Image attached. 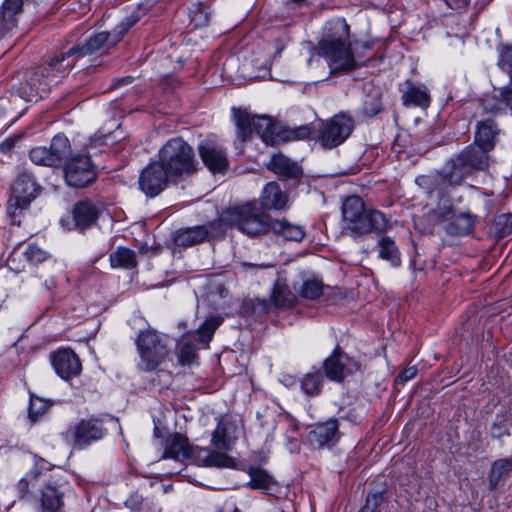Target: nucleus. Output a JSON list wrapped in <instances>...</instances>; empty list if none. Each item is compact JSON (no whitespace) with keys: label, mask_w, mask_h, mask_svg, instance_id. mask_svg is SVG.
<instances>
[{"label":"nucleus","mask_w":512,"mask_h":512,"mask_svg":"<svg viewBox=\"0 0 512 512\" xmlns=\"http://www.w3.org/2000/svg\"><path fill=\"white\" fill-rule=\"evenodd\" d=\"M224 220L248 236H257L272 230L287 241L301 242L305 237L303 227L284 219L272 221L267 213L259 211L254 202L228 209L224 214Z\"/></svg>","instance_id":"1"},{"label":"nucleus","mask_w":512,"mask_h":512,"mask_svg":"<svg viewBox=\"0 0 512 512\" xmlns=\"http://www.w3.org/2000/svg\"><path fill=\"white\" fill-rule=\"evenodd\" d=\"M349 31V25L343 18L331 19L325 24L318 54L327 61L332 72L351 71L365 65V61L351 51Z\"/></svg>","instance_id":"2"},{"label":"nucleus","mask_w":512,"mask_h":512,"mask_svg":"<svg viewBox=\"0 0 512 512\" xmlns=\"http://www.w3.org/2000/svg\"><path fill=\"white\" fill-rule=\"evenodd\" d=\"M17 490L21 499L37 504L38 512H61L64 506L59 486L37 470L27 473L18 482Z\"/></svg>","instance_id":"3"},{"label":"nucleus","mask_w":512,"mask_h":512,"mask_svg":"<svg viewBox=\"0 0 512 512\" xmlns=\"http://www.w3.org/2000/svg\"><path fill=\"white\" fill-rule=\"evenodd\" d=\"M344 227L354 234L362 235L387 230L389 220L378 210H366L363 200L356 195L347 197L342 203Z\"/></svg>","instance_id":"4"},{"label":"nucleus","mask_w":512,"mask_h":512,"mask_svg":"<svg viewBox=\"0 0 512 512\" xmlns=\"http://www.w3.org/2000/svg\"><path fill=\"white\" fill-rule=\"evenodd\" d=\"M489 150L481 146L469 145L449 161L450 171L441 173V183L445 186H459L474 170H484L489 165Z\"/></svg>","instance_id":"5"},{"label":"nucleus","mask_w":512,"mask_h":512,"mask_svg":"<svg viewBox=\"0 0 512 512\" xmlns=\"http://www.w3.org/2000/svg\"><path fill=\"white\" fill-rule=\"evenodd\" d=\"M139 362L137 368L142 372L156 371L167 360H170L168 338L156 330L148 328L140 331L135 339Z\"/></svg>","instance_id":"6"},{"label":"nucleus","mask_w":512,"mask_h":512,"mask_svg":"<svg viewBox=\"0 0 512 512\" xmlns=\"http://www.w3.org/2000/svg\"><path fill=\"white\" fill-rule=\"evenodd\" d=\"M158 156L171 177L188 176L197 170L194 150L182 138L168 140L159 150Z\"/></svg>","instance_id":"7"},{"label":"nucleus","mask_w":512,"mask_h":512,"mask_svg":"<svg viewBox=\"0 0 512 512\" xmlns=\"http://www.w3.org/2000/svg\"><path fill=\"white\" fill-rule=\"evenodd\" d=\"M144 14V8L138 7L128 17L122 20L112 32L102 31L94 33L83 43L75 44L74 46L77 48L78 55L80 57H85L95 53L104 54L108 52V50L114 47L128 32V30L135 25L142 16H144Z\"/></svg>","instance_id":"8"},{"label":"nucleus","mask_w":512,"mask_h":512,"mask_svg":"<svg viewBox=\"0 0 512 512\" xmlns=\"http://www.w3.org/2000/svg\"><path fill=\"white\" fill-rule=\"evenodd\" d=\"M41 192L35 177L23 172L18 175L12 186L11 196L7 201V215L14 225H20L31 203Z\"/></svg>","instance_id":"9"},{"label":"nucleus","mask_w":512,"mask_h":512,"mask_svg":"<svg viewBox=\"0 0 512 512\" xmlns=\"http://www.w3.org/2000/svg\"><path fill=\"white\" fill-rule=\"evenodd\" d=\"M353 129V118L345 113H339L319 123L316 139L322 147L332 149L344 143Z\"/></svg>","instance_id":"10"},{"label":"nucleus","mask_w":512,"mask_h":512,"mask_svg":"<svg viewBox=\"0 0 512 512\" xmlns=\"http://www.w3.org/2000/svg\"><path fill=\"white\" fill-rule=\"evenodd\" d=\"M71 153L69 139L64 134L55 135L49 147L37 146L29 151L30 160L39 166L56 168L61 166Z\"/></svg>","instance_id":"11"},{"label":"nucleus","mask_w":512,"mask_h":512,"mask_svg":"<svg viewBox=\"0 0 512 512\" xmlns=\"http://www.w3.org/2000/svg\"><path fill=\"white\" fill-rule=\"evenodd\" d=\"M107 433L101 419L90 417L80 420L73 429L62 434L65 441L75 449H85L92 443L101 440Z\"/></svg>","instance_id":"12"},{"label":"nucleus","mask_w":512,"mask_h":512,"mask_svg":"<svg viewBox=\"0 0 512 512\" xmlns=\"http://www.w3.org/2000/svg\"><path fill=\"white\" fill-rule=\"evenodd\" d=\"M64 179L68 186L84 188L95 181L97 172L90 156L76 154L64 164Z\"/></svg>","instance_id":"13"},{"label":"nucleus","mask_w":512,"mask_h":512,"mask_svg":"<svg viewBox=\"0 0 512 512\" xmlns=\"http://www.w3.org/2000/svg\"><path fill=\"white\" fill-rule=\"evenodd\" d=\"M169 177L160 161L151 162L140 173L139 188L147 197H155L168 186Z\"/></svg>","instance_id":"14"},{"label":"nucleus","mask_w":512,"mask_h":512,"mask_svg":"<svg viewBox=\"0 0 512 512\" xmlns=\"http://www.w3.org/2000/svg\"><path fill=\"white\" fill-rule=\"evenodd\" d=\"M52 84L56 83L46 77L44 66L38 67L26 72L24 82H21L18 87V94L26 101H33L43 97Z\"/></svg>","instance_id":"15"},{"label":"nucleus","mask_w":512,"mask_h":512,"mask_svg":"<svg viewBox=\"0 0 512 512\" xmlns=\"http://www.w3.org/2000/svg\"><path fill=\"white\" fill-rule=\"evenodd\" d=\"M323 368L329 380L341 382L346 376L357 371L359 364L337 346L323 362Z\"/></svg>","instance_id":"16"},{"label":"nucleus","mask_w":512,"mask_h":512,"mask_svg":"<svg viewBox=\"0 0 512 512\" xmlns=\"http://www.w3.org/2000/svg\"><path fill=\"white\" fill-rule=\"evenodd\" d=\"M80 58L75 46L65 47L56 52L50 57L47 65L44 66L46 70V77L58 83L60 79L69 74L70 70L76 64L77 59Z\"/></svg>","instance_id":"17"},{"label":"nucleus","mask_w":512,"mask_h":512,"mask_svg":"<svg viewBox=\"0 0 512 512\" xmlns=\"http://www.w3.org/2000/svg\"><path fill=\"white\" fill-rule=\"evenodd\" d=\"M50 361L56 374L63 380L78 376L82 370L77 354L69 348L58 349L51 353Z\"/></svg>","instance_id":"18"},{"label":"nucleus","mask_w":512,"mask_h":512,"mask_svg":"<svg viewBox=\"0 0 512 512\" xmlns=\"http://www.w3.org/2000/svg\"><path fill=\"white\" fill-rule=\"evenodd\" d=\"M339 422L330 418L325 422L316 424L308 433L309 443L317 449L334 446L340 439Z\"/></svg>","instance_id":"19"},{"label":"nucleus","mask_w":512,"mask_h":512,"mask_svg":"<svg viewBox=\"0 0 512 512\" xmlns=\"http://www.w3.org/2000/svg\"><path fill=\"white\" fill-rule=\"evenodd\" d=\"M187 460L198 466L229 468L234 466L232 457L221 451H214L206 447L190 446Z\"/></svg>","instance_id":"20"},{"label":"nucleus","mask_w":512,"mask_h":512,"mask_svg":"<svg viewBox=\"0 0 512 512\" xmlns=\"http://www.w3.org/2000/svg\"><path fill=\"white\" fill-rule=\"evenodd\" d=\"M205 166L213 173H224L229 167L226 149L222 146L202 143L198 147Z\"/></svg>","instance_id":"21"},{"label":"nucleus","mask_w":512,"mask_h":512,"mask_svg":"<svg viewBox=\"0 0 512 512\" xmlns=\"http://www.w3.org/2000/svg\"><path fill=\"white\" fill-rule=\"evenodd\" d=\"M23 0H4L0 7V39L12 34L17 28Z\"/></svg>","instance_id":"22"},{"label":"nucleus","mask_w":512,"mask_h":512,"mask_svg":"<svg viewBox=\"0 0 512 512\" xmlns=\"http://www.w3.org/2000/svg\"><path fill=\"white\" fill-rule=\"evenodd\" d=\"M257 204L260 212L264 210H280L285 207L287 197L275 182H269L265 185L259 202L253 201Z\"/></svg>","instance_id":"23"},{"label":"nucleus","mask_w":512,"mask_h":512,"mask_svg":"<svg viewBox=\"0 0 512 512\" xmlns=\"http://www.w3.org/2000/svg\"><path fill=\"white\" fill-rule=\"evenodd\" d=\"M99 216L98 207L89 200L79 201L72 210L74 225L78 230L91 227Z\"/></svg>","instance_id":"24"},{"label":"nucleus","mask_w":512,"mask_h":512,"mask_svg":"<svg viewBox=\"0 0 512 512\" xmlns=\"http://www.w3.org/2000/svg\"><path fill=\"white\" fill-rule=\"evenodd\" d=\"M271 301L275 309L287 310L296 306L298 296L291 291L285 279L278 278L271 291Z\"/></svg>","instance_id":"25"},{"label":"nucleus","mask_w":512,"mask_h":512,"mask_svg":"<svg viewBox=\"0 0 512 512\" xmlns=\"http://www.w3.org/2000/svg\"><path fill=\"white\" fill-rule=\"evenodd\" d=\"M235 429L232 422L221 419L212 433V445L218 450H231L237 439Z\"/></svg>","instance_id":"26"},{"label":"nucleus","mask_w":512,"mask_h":512,"mask_svg":"<svg viewBox=\"0 0 512 512\" xmlns=\"http://www.w3.org/2000/svg\"><path fill=\"white\" fill-rule=\"evenodd\" d=\"M499 132L498 125L493 119L487 118L478 121L475 132V144L491 151L495 146L496 137Z\"/></svg>","instance_id":"27"},{"label":"nucleus","mask_w":512,"mask_h":512,"mask_svg":"<svg viewBox=\"0 0 512 512\" xmlns=\"http://www.w3.org/2000/svg\"><path fill=\"white\" fill-rule=\"evenodd\" d=\"M402 101L405 106L427 108L430 105L431 98L426 86L406 81L405 88L402 90Z\"/></svg>","instance_id":"28"},{"label":"nucleus","mask_w":512,"mask_h":512,"mask_svg":"<svg viewBox=\"0 0 512 512\" xmlns=\"http://www.w3.org/2000/svg\"><path fill=\"white\" fill-rule=\"evenodd\" d=\"M267 168L285 178L297 179L302 176L301 167L282 153L273 155Z\"/></svg>","instance_id":"29"},{"label":"nucleus","mask_w":512,"mask_h":512,"mask_svg":"<svg viewBox=\"0 0 512 512\" xmlns=\"http://www.w3.org/2000/svg\"><path fill=\"white\" fill-rule=\"evenodd\" d=\"M512 84L511 87L502 88L498 96L488 97L483 100L482 106L486 113L498 115L512 111Z\"/></svg>","instance_id":"30"},{"label":"nucleus","mask_w":512,"mask_h":512,"mask_svg":"<svg viewBox=\"0 0 512 512\" xmlns=\"http://www.w3.org/2000/svg\"><path fill=\"white\" fill-rule=\"evenodd\" d=\"M209 235L207 226H194L177 231L174 241L178 246H192L204 241Z\"/></svg>","instance_id":"31"},{"label":"nucleus","mask_w":512,"mask_h":512,"mask_svg":"<svg viewBox=\"0 0 512 512\" xmlns=\"http://www.w3.org/2000/svg\"><path fill=\"white\" fill-rule=\"evenodd\" d=\"M190 446L191 445L186 437L181 434H175L167 441L163 458H170L178 461L187 460Z\"/></svg>","instance_id":"32"},{"label":"nucleus","mask_w":512,"mask_h":512,"mask_svg":"<svg viewBox=\"0 0 512 512\" xmlns=\"http://www.w3.org/2000/svg\"><path fill=\"white\" fill-rule=\"evenodd\" d=\"M475 223L474 216L470 213L453 215L445 227L447 234L452 236L466 235L471 232Z\"/></svg>","instance_id":"33"},{"label":"nucleus","mask_w":512,"mask_h":512,"mask_svg":"<svg viewBox=\"0 0 512 512\" xmlns=\"http://www.w3.org/2000/svg\"><path fill=\"white\" fill-rule=\"evenodd\" d=\"M254 131L266 145L274 146L277 143L275 126L270 117L255 116Z\"/></svg>","instance_id":"34"},{"label":"nucleus","mask_w":512,"mask_h":512,"mask_svg":"<svg viewBox=\"0 0 512 512\" xmlns=\"http://www.w3.org/2000/svg\"><path fill=\"white\" fill-rule=\"evenodd\" d=\"M112 268L133 269L137 266L136 254L127 247H117L109 255Z\"/></svg>","instance_id":"35"},{"label":"nucleus","mask_w":512,"mask_h":512,"mask_svg":"<svg viewBox=\"0 0 512 512\" xmlns=\"http://www.w3.org/2000/svg\"><path fill=\"white\" fill-rule=\"evenodd\" d=\"M233 115L237 127V138L244 142L254 131L255 116H251L248 112L241 109L233 108Z\"/></svg>","instance_id":"36"},{"label":"nucleus","mask_w":512,"mask_h":512,"mask_svg":"<svg viewBox=\"0 0 512 512\" xmlns=\"http://www.w3.org/2000/svg\"><path fill=\"white\" fill-rule=\"evenodd\" d=\"M378 256L389 261L392 266L397 267L401 263L400 252L395 241L388 236H383L378 240Z\"/></svg>","instance_id":"37"},{"label":"nucleus","mask_w":512,"mask_h":512,"mask_svg":"<svg viewBox=\"0 0 512 512\" xmlns=\"http://www.w3.org/2000/svg\"><path fill=\"white\" fill-rule=\"evenodd\" d=\"M510 472H512V456L494 461L488 475L489 487L495 489L499 481Z\"/></svg>","instance_id":"38"},{"label":"nucleus","mask_w":512,"mask_h":512,"mask_svg":"<svg viewBox=\"0 0 512 512\" xmlns=\"http://www.w3.org/2000/svg\"><path fill=\"white\" fill-rule=\"evenodd\" d=\"M323 383V375L319 369L308 372L301 380L302 391L309 396L320 393Z\"/></svg>","instance_id":"39"},{"label":"nucleus","mask_w":512,"mask_h":512,"mask_svg":"<svg viewBox=\"0 0 512 512\" xmlns=\"http://www.w3.org/2000/svg\"><path fill=\"white\" fill-rule=\"evenodd\" d=\"M250 486L254 489L269 490L274 484L273 478L263 469L250 468Z\"/></svg>","instance_id":"40"},{"label":"nucleus","mask_w":512,"mask_h":512,"mask_svg":"<svg viewBox=\"0 0 512 512\" xmlns=\"http://www.w3.org/2000/svg\"><path fill=\"white\" fill-rule=\"evenodd\" d=\"M223 318L220 316H210L204 323L198 328L199 339L203 344H208L215 330L221 325Z\"/></svg>","instance_id":"41"},{"label":"nucleus","mask_w":512,"mask_h":512,"mask_svg":"<svg viewBox=\"0 0 512 512\" xmlns=\"http://www.w3.org/2000/svg\"><path fill=\"white\" fill-rule=\"evenodd\" d=\"M23 254L31 265L41 264L51 256L49 252L34 244H29Z\"/></svg>","instance_id":"42"},{"label":"nucleus","mask_w":512,"mask_h":512,"mask_svg":"<svg viewBox=\"0 0 512 512\" xmlns=\"http://www.w3.org/2000/svg\"><path fill=\"white\" fill-rule=\"evenodd\" d=\"M211 18V10L204 3H199L191 11V22L195 27L208 25Z\"/></svg>","instance_id":"43"},{"label":"nucleus","mask_w":512,"mask_h":512,"mask_svg":"<svg viewBox=\"0 0 512 512\" xmlns=\"http://www.w3.org/2000/svg\"><path fill=\"white\" fill-rule=\"evenodd\" d=\"M300 296L305 299L314 300L323 293V285L317 280H306L300 288Z\"/></svg>","instance_id":"44"},{"label":"nucleus","mask_w":512,"mask_h":512,"mask_svg":"<svg viewBox=\"0 0 512 512\" xmlns=\"http://www.w3.org/2000/svg\"><path fill=\"white\" fill-rule=\"evenodd\" d=\"M495 231L499 237L512 233V214H501L495 220Z\"/></svg>","instance_id":"45"},{"label":"nucleus","mask_w":512,"mask_h":512,"mask_svg":"<svg viewBox=\"0 0 512 512\" xmlns=\"http://www.w3.org/2000/svg\"><path fill=\"white\" fill-rule=\"evenodd\" d=\"M197 354H196V348L191 343H184L179 351H178V362L181 365H190L195 360Z\"/></svg>","instance_id":"46"},{"label":"nucleus","mask_w":512,"mask_h":512,"mask_svg":"<svg viewBox=\"0 0 512 512\" xmlns=\"http://www.w3.org/2000/svg\"><path fill=\"white\" fill-rule=\"evenodd\" d=\"M48 409V404L38 397H32L29 405V417L35 421L39 416L44 414Z\"/></svg>","instance_id":"47"},{"label":"nucleus","mask_w":512,"mask_h":512,"mask_svg":"<svg viewBox=\"0 0 512 512\" xmlns=\"http://www.w3.org/2000/svg\"><path fill=\"white\" fill-rule=\"evenodd\" d=\"M454 215L452 206L449 204H444L443 206H439L437 209L433 210L430 214V218L435 222H444L450 221L452 216Z\"/></svg>","instance_id":"48"},{"label":"nucleus","mask_w":512,"mask_h":512,"mask_svg":"<svg viewBox=\"0 0 512 512\" xmlns=\"http://www.w3.org/2000/svg\"><path fill=\"white\" fill-rule=\"evenodd\" d=\"M383 501L384 496L382 493H369L366 497L365 505L360 509V512H375Z\"/></svg>","instance_id":"49"},{"label":"nucleus","mask_w":512,"mask_h":512,"mask_svg":"<svg viewBox=\"0 0 512 512\" xmlns=\"http://www.w3.org/2000/svg\"><path fill=\"white\" fill-rule=\"evenodd\" d=\"M273 307L271 299L268 301L266 299L257 298L252 303V309L255 314L270 313Z\"/></svg>","instance_id":"50"},{"label":"nucleus","mask_w":512,"mask_h":512,"mask_svg":"<svg viewBox=\"0 0 512 512\" xmlns=\"http://www.w3.org/2000/svg\"><path fill=\"white\" fill-rule=\"evenodd\" d=\"M490 434L493 438L499 439L504 435H508L509 431L507 426L502 422H494L490 428Z\"/></svg>","instance_id":"51"},{"label":"nucleus","mask_w":512,"mask_h":512,"mask_svg":"<svg viewBox=\"0 0 512 512\" xmlns=\"http://www.w3.org/2000/svg\"><path fill=\"white\" fill-rule=\"evenodd\" d=\"M311 136V129L308 126H300L291 131V138L294 140H304Z\"/></svg>","instance_id":"52"},{"label":"nucleus","mask_w":512,"mask_h":512,"mask_svg":"<svg viewBox=\"0 0 512 512\" xmlns=\"http://www.w3.org/2000/svg\"><path fill=\"white\" fill-rule=\"evenodd\" d=\"M382 109V104L379 99L375 98L371 104L367 101L364 104V113L368 116H374Z\"/></svg>","instance_id":"53"},{"label":"nucleus","mask_w":512,"mask_h":512,"mask_svg":"<svg viewBox=\"0 0 512 512\" xmlns=\"http://www.w3.org/2000/svg\"><path fill=\"white\" fill-rule=\"evenodd\" d=\"M416 374V367H408L397 376L396 381L400 383H406L407 381L413 379L416 376Z\"/></svg>","instance_id":"54"},{"label":"nucleus","mask_w":512,"mask_h":512,"mask_svg":"<svg viewBox=\"0 0 512 512\" xmlns=\"http://www.w3.org/2000/svg\"><path fill=\"white\" fill-rule=\"evenodd\" d=\"M470 0H445L446 4L451 9H461L469 4Z\"/></svg>","instance_id":"55"},{"label":"nucleus","mask_w":512,"mask_h":512,"mask_svg":"<svg viewBox=\"0 0 512 512\" xmlns=\"http://www.w3.org/2000/svg\"><path fill=\"white\" fill-rule=\"evenodd\" d=\"M13 146V142L12 141H9V140H6L5 142H3L1 145H0V148L2 151H8L12 148Z\"/></svg>","instance_id":"56"},{"label":"nucleus","mask_w":512,"mask_h":512,"mask_svg":"<svg viewBox=\"0 0 512 512\" xmlns=\"http://www.w3.org/2000/svg\"><path fill=\"white\" fill-rule=\"evenodd\" d=\"M429 180H430V179H429V177L421 176V177L417 178V180H416V181H417L419 184H427V183L429 182Z\"/></svg>","instance_id":"57"},{"label":"nucleus","mask_w":512,"mask_h":512,"mask_svg":"<svg viewBox=\"0 0 512 512\" xmlns=\"http://www.w3.org/2000/svg\"><path fill=\"white\" fill-rule=\"evenodd\" d=\"M297 5H307L310 3L311 0H292Z\"/></svg>","instance_id":"58"},{"label":"nucleus","mask_w":512,"mask_h":512,"mask_svg":"<svg viewBox=\"0 0 512 512\" xmlns=\"http://www.w3.org/2000/svg\"><path fill=\"white\" fill-rule=\"evenodd\" d=\"M131 81H132V77H126V78L120 79L118 81V83L119 84H121V83H125L126 84V83H130Z\"/></svg>","instance_id":"59"},{"label":"nucleus","mask_w":512,"mask_h":512,"mask_svg":"<svg viewBox=\"0 0 512 512\" xmlns=\"http://www.w3.org/2000/svg\"><path fill=\"white\" fill-rule=\"evenodd\" d=\"M362 47L364 49H370L371 46H370V44L368 42H365V43H363Z\"/></svg>","instance_id":"60"}]
</instances>
